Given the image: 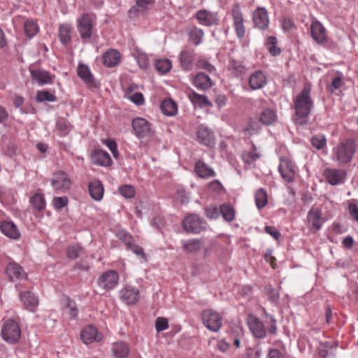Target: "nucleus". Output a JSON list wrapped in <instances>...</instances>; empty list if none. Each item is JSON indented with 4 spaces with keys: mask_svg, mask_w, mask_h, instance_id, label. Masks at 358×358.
Returning <instances> with one entry per match:
<instances>
[{
    "mask_svg": "<svg viewBox=\"0 0 358 358\" xmlns=\"http://www.w3.org/2000/svg\"><path fill=\"white\" fill-rule=\"evenodd\" d=\"M259 157L260 154L257 151V148L254 145H252V147L250 150L244 151L242 153L243 160L248 164L255 162L259 158Z\"/></svg>",
    "mask_w": 358,
    "mask_h": 358,
    "instance_id": "obj_42",
    "label": "nucleus"
},
{
    "mask_svg": "<svg viewBox=\"0 0 358 358\" xmlns=\"http://www.w3.org/2000/svg\"><path fill=\"white\" fill-rule=\"evenodd\" d=\"M88 190L91 197L96 201H101L103 196L104 189L101 181L94 180L88 185Z\"/></svg>",
    "mask_w": 358,
    "mask_h": 358,
    "instance_id": "obj_30",
    "label": "nucleus"
},
{
    "mask_svg": "<svg viewBox=\"0 0 358 358\" xmlns=\"http://www.w3.org/2000/svg\"><path fill=\"white\" fill-rule=\"evenodd\" d=\"M199 69H202L207 71L209 73H213L215 71V67L205 59H199L197 63Z\"/></svg>",
    "mask_w": 358,
    "mask_h": 358,
    "instance_id": "obj_59",
    "label": "nucleus"
},
{
    "mask_svg": "<svg viewBox=\"0 0 358 358\" xmlns=\"http://www.w3.org/2000/svg\"><path fill=\"white\" fill-rule=\"evenodd\" d=\"M203 325L213 332H217L222 327V319L220 315L212 309H207L202 313Z\"/></svg>",
    "mask_w": 358,
    "mask_h": 358,
    "instance_id": "obj_5",
    "label": "nucleus"
},
{
    "mask_svg": "<svg viewBox=\"0 0 358 358\" xmlns=\"http://www.w3.org/2000/svg\"><path fill=\"white\" fill-rule=\"evenodd\" d=\"M311 145L317 150H322L327 145L326 137L322 134L313 136L310 139Z\"/></svg>",
    "mask_w": 358,
    "mask_h": 358,
    "instance_id": "obj_48",
    "label": "nucleus"
},
{
    "mask_svg": "<svg viewBox=\"0 0 358 358\" xmlns=\"http://www.w3.org/2000/svg\"><path fill=\"white\" fill-rule=\"evenodd\" d=\"M126 96L129 100L137 106H141L144 103V98L141 93L136 92L131 95L127 94Z\"/></svg>",
    "mask_w": 358,
    "mask_h": 358,
    "instance_id": "obj_57",
    "label": "nucleus"
},
{
    "mask_svg": "<svg viewBox=\"0 0 358 358\" xmlns=\"http://www.w3.org/2000/svg\"><path fill=\"white\" fill-rule=\"evenodd\" d=\"M348 212L350 216L358 222V206L356 203L350 202L348 205Z\"/></svg>",
    "mask_w": 358,
    "mask_h": 358,
    "instance_id": "obj_61",
    "label": "nucleus"
},
{
    "mask_svg": "<svg viewBox=\"0 0 358 358\" xmlns=\"http://www.w3.org/2000/svg\"><path fill=\"white\" fill-rule=\"evenodd\" d=\"M194 17L200 25L208 27L216 26L220 22L218 13L207 9L199 10L194 14Z\"/></svg>",
    "mask_w": 358,
    "mask_h": 358,
    "instance_id": "obj_9",
    "label": "nucleus"
},
{
    "mask_svg": "<svg viewBox=\"0 0 358 358\" xmlns=\"http://www.w3.org/2000/svg\"><path fill=\"white\" fill-rule=\"evenodd\" d=\"M268 203L267 194L261 188L255 193V203L258 209L264 208Z\"/></svg>",
    "mask_w": 358,
    "mask_h": 358,
    "instance_id": "obj_44",
    "label": "nucleus"
},
{
    "mask_svg": "<svg viewBox=\"0 0 358 358\" xmlns=\"http://www.w3.org/2000/svg\"><path fill=\"white\" fill-rule=\"evenodd\" d=\"M203 35L201 28L194 27L189 32V38L195 45H198L202 42Z\"/></svg>",
    "mask_w": 358,
    "mask_h": 358,
    "instance_id": "obj_43",
    "label": "nucleus"
},
{
    "mask_svg": "<svg viewBox=\"0 0 358 358\" xmlns=\"http://www.w3.org/2000/svg\"><path fill=\"white\" fill-rule=\"evenodd\" d=\"M265 292L268 299L272 301H276L279 298L278 292L270 286L265 287Z\"/></svg>",
    "mask_w": 358,
    "mask_h": 358,
    "instance_id": "obj_60",
    "label": "nucleus"
},
{
    "mask_svg": "<svg viewBox=\"0 0 358 358\" xmlns=\"http://www.w3.org/2000/svg\"><path fill=\"white\" fill-rule=\"evenodd\" d=\"M342 85V80L340 77H336L333 79L331 83L328 86L327 90L330 92H334L336 90L339 89Z\"/></svg>",
    "mask_w": 358,
    "mask_h": 358,
    "instance_id": "obj_62",
    "label": "nucleus"
},
{
    "mask_svg": "<svg viewBox=\"0 0 358 358\" xmlns=\"http://www.w3.org/2000/svg\"><path fill=\"white\" fill-rule=\"evenodd\" d=\"M65 311L69 315L70 319L76 317L78 313L74 301L69 299L67 300L66 303Z\"/></svg>",
    "mask_w": 358,
    "mask_h": 358,
    "instance_id": "obj_53",
    "label": "nucleus"
},
{
    "mask_svg": "<svg viewBox=\"0 0 358 358\" xmlns=\"http://www.w3.org/2000/svg\"><path fill=\"white\" fill-rule=\"evenodd\" d=\"M197 139L199 142L206 146L214 144L213 132L206 126L200 125L197 131Z\"/></svg>",
    "mask_w": 358,
    "mask_h": 358,
    "instance_id": "obj_25",
    "label": "nucleus"
},
{
    "mask_svg": "<svg viewBox=\"0 0 358 358\" xmlns=\"http://www.w3.org/2000/svg\"><path fill=\"white\" fill-rule=\"evenodd\" d=\"M36 100L38 102H54L56 101V96L47 91H38L36 96Z\"/></svg>",
    "mask_w": 358,
    "mask_h": 358,
    "instance_id": "obj_49",
    "label": "nucleus"
},
{
    "mask_svg": "<svg viewBox=\"0 0 358 358\" xmlns=\"http://www.w3.org/2000/svg\"><path fill=\"white\" fill-rule=\"evenodd\" d=\"M120 54L115 49H110L103 55V64L108 67H113L119 64Z\"/></svg>",
    "mask_w": 358,
    "mask_h": 358,
    "instance_id": "obj_32",
    "label": "nucleus"
},
{
    "mask_svg": "<svg viewBox=\"0 0 358 358\" xmlns=\"http://www.w3.org/2000/svg\"><path fill=\"white\" fill-rule=\"evenodd\" d=\"M20 301L25 309L34 312L38 306V297L31 292H21L19 294Z\"/></svg>",
    "mask_w": 358,
    "mask_h": 358,
    "instance_id": "obj_18",
    "label": "nucleus"
},
{
    "mask_svg": "<svg viewBox=\"0 0 358 358\" xmlns=\"http://www.w3.org/2000/svg\"><path fill=\"white\" fill-rule=\"evenodd\" d=\"M153 0H136V5L129 10V14L136 15L138 13H143L149 9L153 4Z\"/></svg>",
    "mask_w": 358,
    "mask_h": 358,
    "instance_id": "obj_36",
    "label": "nucleus"
},
{
    "mask_svg": "<svg viewBox=\"0 0 358 358\" xmlns=\"http://www.w3.org/2000/svg\"><path fill=\"white\" fill-rule=\"evenodd\" d=\"M265 231L269 235H271L276 241H278L281 236L280 231L278 229H276L274 227H266Z\"/></svg>",
    "mask_w": 358,
    "mask_h": 358,
    "instance_id": "obj_64",
    "label": "nucleus"
},
{
    "mask_svg": "<svg viewBox=\"0 0 358 358\" xmlns=\"http://www.w3.org/2000/svg\"><path fill=\"white\" fill-rule=\"evenodd\" d=\"M69 199L66 196H57L55 197L52 200L54 208L57 210H60L67 206Z\"/></svg>",
    "mask_w": 358,
    "mask_h": 358,
    "instance_id": "obj_55",
    "label": "nucleus"
},
{
    "mask_svg": "<svg viewBox=\"0 0 358 358\" xmlns=\"http://www.w3.org/2000/svg\"><path fill=\"white\" fill-rule=\"evenodd\" d=\"M30 203L34 209L38 211H42L45 208L46 201L43 194L36 193L30 198Z\"/></svg>",
    "mask_w": 358,
    "mask_h": 358,
    "instance_id": "obj_38",
    "label": "nucleus"
},
{
    "mask_svg": "<svg viewBox=\"0 0 358 358\" xmlns=\"http://www.w3.org/2000/svg\"><path fill=\"white\" fill-rule=\"evenodd\" d=\"M30 73L32 80L41 86L51 84L52 82V76L45 70L31 69Z\"/></svg>",
    "mask_w": 358,
    "mask_h": 358,
    "instance_id": "obj_24",
    "label": "nucleus"
},
{
    "mask_svg": "<svg viewBox=\"0 0 358 358\" xmlns=\"http://www.w3.org/2000/svg\"><path fill=\"white\" fill-rule=\"evenodd\" d=\"M311 87L306 84L302 91L294 99L295 110V123L302 125L307 122L308 117L313 107V101L310 98Z\"/></svg>",
    "mask_w": 358,
    "mask_h": 358,
    "instance_id": "obj_1",
    "label": "nucleus"
},
{
    "mask_svg": "<svg viewBox=\"0 0 358 358\" xmlns=\"http://www.w3.org/2000/svg\"><path fill=\"white\" fill-rule=\"evenodd\" d=\"M266 74L262 71H255L249 78V85L252 90L262 89L266 84Z\"/></svg>",
    "mask_w": 358,
    "mask_h": 358,
    "instance_id": "obj_22",
    "label": "nucleus"
},
{
    "mask_svg": "<svg viewBox=\"0 0 358 358\" xmlns=\"http://www.w3.org/2000/svg\"><path fill=\"white\" fill-rule=\"evenodd\" d=\"M220 210L215 207H210L206 209V215L212 220L217 219L219 217Z\"/></svg>",
    "mask_w": 358,
    "mask_h": 358,
    "instance_id": "obj_63",
    "label": "nucleus"
},
{
    "mask_svg": "<svg viewBox=\"0 0 358 358\" xmlns=\"http://www.w3.org/2000/svg\"><path fill=\"white\" fill-rule=\"evenodd\" d=\"M194 85L199 90H207L213 85L210 78L204 73H197L193 79Z\"/></svg>",
    "mask_w": 358,
    "mask_h": 358,
    "instance_id": "obj_27",
    "label": "nucleus"
},
{
    "mask_svg": "<svg viewBox=\"0 0 358 358\" xmlns=\"http://www.w3.org/2000/svg\"><path fill=\"white\" fill-rule=\"evenodd\" d=\"M169 321L165 317H157L155 321V329L157 332L166 330L169 328Z\"/></svg>",
    "mask_w": 358,
    "mask_h": 358,
    "instance_id": "obj_56",
    "label": "nucleus"
},
{
    "mask_svg": "<svg viewBox=\"0 0 358 358\" xmlns=\"http://www.w3.org/2000/svg\"><path fill=\"white\" fill-rule=\"evenodd\" d=\"M262 355V350L259 344L247 349L246 355L248 358H260Z\"/></svg>",
    "mask_w": 358,
    "mask_h": 358,
    "instance_id": "obj_54",
    "label": "nucleus"
},
{
    "mask_svg": "<svg viewBox=\"0 0 358 358\" xmlns=\"http://www.w3.org/2000/svg\"><path fill=\"white\" fill-rule=\"evenodd\" d=\"M80 338L84 344L89 345L94 342H100L103 335L96 327L88 325L81 331Z\"/></svg>",
    "mask_w": 358,
    "mask_h": 358,
    "instance_id": "obj_14",
    "label": "nucleus"
},
{
    "mask_svg": "<svg viewBox=\"0 0 358 358\" xmlns=\"http://www.w3.org/2000/svg\"><path fill=\"white\" fill-rule=\"evenodd\" d=\"M1 336L7 343H17L21 337V330L18 323L13 320L5 322L1 329Z\"/></svg>",
    "mask_w": 358,
    "mask_h": 358,
    "instance_id": "obj_3",
    "label": "nucleus"
},
{
    "mask_svg": "<svg viewBox=\"0 0 358 358\" xmlns=\"http://www.w3.org/2000/svg\"><path fill=\"white\" fill-rule=\"evenodd\" d=\"M188 97L190 101L196 107L203 108L205 106H211L212 103L206 95H202L196 93V92H192L189 94Z\"/></svg>",
    "mask_w": 358,
    "mask_h": 358,
    "instance_id": "obj_33",
    "label": "nucleus"
},
{
    "mask_svg": "<svg viewBox=\"0 0 358 358\" xmlns=\"http://www.w3.org/2000/svg\"><path fill=\"white\" fill-rule=\"evenodd\" d=\"M117 236L122 241L128 248L134 243L133 237L125 230L120 229L117 231Z\"/></svg>",
    "mask_w": 358,
    "mask_h": 358,
    "instance_id": "obj_52",
    "label": "nucleus"
},
{
    "mask_svg": "<svg viewBox=\"0 0 358 358\" xmlns=\"http://www.w3.org/2000/svg\"><path fill=\"white\" fill-rule=\"evenodd\" d=\"M120 194L126 199H131L135 195V189L129 185H124L119 188Z\"/></svg>",
    "mask_w": 358,
    "mask_h": 358,
    "instance_id": "obj_50",
    "label": "nucleus"
},
{
    "mask_svg": "<svg viewBox=\"0 0 358 358\" xmlns=\"http://www.w3.org/2000/svg\"><path fill=\"white\" fill-rule=\"evenodd\" d=\"M252 20L255 27L265 29L269 24L267 10L264 7H258L253 13Z\"/></svg>",
    "mask_w": 358,
    "mask_h": 358,
    "instance_id": "obj_17",
    "label": "nucleus"
},
{
    "mask_svg": "<svg viewBox=\"0 0 358 358\" xmlns=\"http://www.w3.org/2000/svg\"><path fill=\"white\" fill-rule=\"evenodd\" d=\"M94 25V19L89 14L85 13L77 20V29L82 40L91 38Z\"/></svg>",
    "mask_w": 358,
    "mask_h": 358,
    "instance_id": "obj_4",
    "label": "nucleus"
},
{
    "mask_svg": "<svg viewBox=\"0 0 358 358\" xmlns=\"http://www.w3.org/2000/svg\"><path fill=\"white\" fill-rule=\"evenodd\" d=\"M81 250H82V248L78 245H74L70 246L68 248V251H67L68 257H69L71 259H76L77 257H78V256L81 252Z\"/></svg>",
    "mask_w": 358,
    "mask_h": 358,
    "instance_id": "obj_58",
    "label": "nucleus"
},
{
    "mask_svg": "<svg viewBox=\"0 0 358 358\" xmlns=\"http://www.w3.org/2000/svg\"><path fill=\"white\" fill-rule=\"evenodd\" d=\"M51 185L55 190L66 192L70 189L71 181L66 173L59 171L53 175Z\"/></svg>",
    "mask_w": 358,
    "mask_h": 358,
    "instance_id": "obj_13",
    "label": "nucleus"
},
{
    "mask_svg": "<svg viewBox=\"0 0 358 358\" xmlns=\"http://www.w3.org/2000/svg\"><path fill=\"white\" fill-rule=\"evenodd\" d=\"M161 110L166 116H174L178 111L176 103L171 99H166L161 103Z\"/></svg>",
    "mask_w": 358,
    "mask_h": 358,
    "instance_id": "obj_37",
    "label": "nucleus"
},
{
    "mask_svg": "<svg viewBox=\"0 0 358 358\" xmlns=\"http://www.w3.org/2000/svg\"><path fill=\"white\" fill-rule=\"evenodd\" d=\"M310 32L313 40L317 43L321 44L327 41L326 29L319 21L312 22Z\"/></svg>",
    "mask_w": 358,
    "mask_h": 358,
    "instance_id": "obj_20",
    "label": "nucleus"
},
{
    "mask_svg": "<svg viewBox=\"0 0 358 358\" xmlns=\"http://www.w3.org/2000/svg\"><path fill=\"white\" fill-rule=\"evenodd\" d=\"M93 162L101 166H108L112 164L110 155L103 150H96L92 154Z\"/></svg>",
    "mask_w": 358,
    "mask_h": 358,
    "instance_id": "obj_28",
    "label": "nucleus"
},
{
    "mask_svg": "<svg viewBox=\"0 0 358 358\" xmlns=\"http://www.w3.org/2000/svg\"><path fill=\"white\" fill-rule=\"evenodd\" d=\"M258 120L266 126L274 125L278 121L277 113L273 108H264L258 115Z\"/></svg>",
    "mask_w": 358,
    "mask_h": 358,
    "instance_id": "obj_21",
    "label": "nucleus"
},
{
    "mask_svg": "<svg viewBox=\"0 0 358 358\" xmlns=\"http://www.w3.org/2000/svg\"><path fill=\"white\" fill-rule=\"evenodd\" d=\"M59 37L63 44H67L71 38V27L67 24H60Z\"/></svg>",
    "mask_w": 358,
    "mask_h": 358,
    "instance_id": "obj_40",
    "label": "nucleus"
},
{
    "mask_svg": "<svg viewBox=\"0 0 358 358\" xmlns=\"http://www.w3.org/2000/svg\"><path fill=\"white\" fill-rule=\"evenodd\" d=\"M111 350L113 356L116 358H125L128 356L129 352L128 346L122 341L114 343Z\"/></svg>",
    "mask_w": 358,
    "mask_h": 358,
    "instance_id": "obj_35",
    "label": "nucleus"
},
{
    "mask_svg": "<svg viewBox=\"0 0 358 358\" xmlns=\"http://www.w3.org/2000/svg\"><path fill=\"white\" fill-rule=\"evenodd\" d=\"M228 68L236 76L242 75L245 72V67L242 63L235 59L230 60Z\"/></svg>",
    "mask_w": 358,
    "mask_h": 358,
    "instance_id": "obj_47",
    "label": "nucleus"
},
{
    "mask_svg": "<svg viewBox=\"0 0 358 358\" xmlns=\"http://www.w3.org/2000/svg\"><path fill=\"white\" fill-rule=\"evenodd\" d=\"M24 29L26 35L29 38H32L37 34L39 27L34 20L28 19L24 23Z\"/></svg>",
    "mask_w": 358,
    "mask_h": 358,
    "instance_id": "obj_41",
    "label": "nucleus"
},
{
    "mask_svg": "<svg viewBox=\"0 0 358 358\" xmlns=\"http://www.w3.org/2000/svg\"><path fill=\"white\" fill-rule=\"evenodd\" d=\"M57 129L59 135L63 136L71 130V124L66 120L60 119L57 122Z\"/></svg>",
    "mask_w": 358,
    "mask_h": 358,
    "instance_id": "obj_51",
    "label": "nucleus"
},
{
    "mask_svg": "<svg viewBox=\"0 0 358 358\" xmlns=\"http://www.w3.org/2000/svg\"><path fill=\"white\" fill-rule=\"evenodd\" d=\"M231 16L236 35L238 39L241 40L244 38L245 34V27L244 25V20L241 8L238 3L233 5Z\"/></svg>",
    "mask_w": 358,
    "mask_h": 358,
    "instance_id": "obj_8",
    "label": "nucleus"
},
{
    "mask_svg": "<svg viewBox=\"0 0 358 358\" xmlns=\"http://www.w3.org/2000/svg\"><path fill=\"white\" fill-rule=\"evenodd\" d=\"M182 226L189 233L199 234L206 229L207 224L198 215L192 214L183 220Z\"/></svg>",
    "mask_w": 358,
    "mask_h": 358,
    "instance_id": "obj_6",
    "label": "nucleus"
},
{
    "mask_svg": "<svg viewBox=\"0 0 358 358\" xmlns=\"http://www.w3.org/2000/svg\"><path fill=\"white\" fill-rule=\"evenodd\" d=\"M0 230L4 235L12 239H17L20 236L17 227L11 221L1 222Z\"/></svg>",
    "mask_w": 358,
    "mask_h": 358,
    "instance_id": "obj_26",
    "label": "nucleus"
},
{
    "mask_svg": "<svg viewBox=\"0 0 358 358\" xmlns=\"http://www.w3.org/2000/svg\"><path fill=\"white\" fill-rule=\"evenodd\" d=\"M356 146L354 141L346 139L341 142L333 149L334 159L341 164L349 163L355 152Z\"/></svg>",
    "mask_w": 358,
    "mask_h": 358,
    "instance_id": "obj_2",
    "label": "nucleus"
},
{
    "mask_svg": "<svg viewBox=\"0 0 358 358\" xmlns=\"http://www.w3.org/2000/svg\"><path fill=\"white\" fill-rule=\"evenodd\" d=\"M325 222L322 210L318 208L312 207L306 216V224L310 231L315 233L321 229Z\"/></svg>",
    "mask_w": 358,
    "mask_h": 358,
    "instance_id": "obj_7",
    "label": "nucleus"
},
{
    "mask_svg": "<svg viewBox=\"0 0 358 358\" xmlns=\"http://www.w3.org/2000/svg\"><path fill=\"white\" fill-rule=\"evenodd\" d=\"M6 272L8 277L11 280L26 278V273L22 268L15 263H10L8 264Z\"/></svg>",
    "mask_w": 358,
    "mask_h": 358,
    "instance_id": "obj_31",
    "label": "nucleus"
},
{
    "mask_svg": "<svg viewBox=\"0 0 358 358\" xmlns=\"http://www.w3.org/2000/svg\"><path fill=\"white\" fill-rule=\"evenodd\" d=\"M194 171L196 175L201 178L213 177L215 175L214 171L202 161L196 163Z\"/></svg>",
    "mask_w": 358,
    "mask_h": 358,
    "instance_id": "obj_34",
    "label": "nucleus"
},
{
    "mask_svg": "<svg viewBox=\"0 0 358 358\" xmlns=\"http://www.w3.org/2000/svg\"><path fill=\"white\" fill-rule=\"evenodd\" d=\"M181 245L186 252L196 253L202 249L203 246V241L199 238L182 240Z\"/></svg>",
    "mask_w": 358,
    "mask_h": 358,
    "instance_id": "obj_29",
    "label": "nucleus"
},
{
    "mask_svg": "<svg viewBox=\"0 0 358 358\" xmlns=\"http://www.w3.org/2000/svg\"><path fill=\"white\" fill-rule=\"evenodd\" d=\"M132 126L136 136L139 139L150 138L153 135L150 123L143 118L133 120Z\"/></svg>",
    "mask_w": 358,
    "mask_h": 358,
    "instance_id": "obj_11",
    "label": "nucleus"
},
{
    "mask_svg": "<svg viewBox=\"0 0 358 358\" xmlns=\"http://www.w3.org/2000/svg\"><path fill=\"white\" fill-rule=\"evenodd\" d=\"M219 210L226 221L231 222L234 219L235 210L231 206L222 204L220 206Z\"/></svg>",
    "mask_w": 358,
    "mask_h": 358,
    "instance_id": "obj_45",
    "label": "nucleus"
},
{
    "mask_svg": "<svg viewBox=\"0 0 358 358\" xmlns=\"http://www.w3.org/2000/svg\"><path fill=\"white\" fill-rule=\"evenodd\" d=\"M119 275L113 270L103 273L97 280V284L101 289L110 291L115 289L118 285Z\"/></svg>",
    "mask_w": 358,
    "mask_h": 358,
    "instance_id": "obj_10",
    "label": "nucleus"
},
{
    "mask_svg": "<svg viewBox=\"0 0 358 358\" xmlns=\"http://www.w3.org/2000/svg\"><path fill=\"white\" fill-rule=\"evenodd\" d=\"M195 57V52L193 50L185 48L180 55L179 60L180 66L184 71H190L192 68L193 61Z\"/></svg>",
    "mask_w": 358,
    "mask_h": 358,
    "instance_id": "obj_23",
    "label": "nucleus"
},
{
    "mask_svg": "<svg viewBox=\"0 0 358 358\" xmlns=\"http://www.w3.org/2000/svg\"><path fill=\"white\" fill-rule=\"evenodd\" d=\"M248 325L250 332L257 338H263L266 335V331L262 322L254 315L248 317Z\"/></svg>",
    "mask_w": 358,
    "mask_h": 358,
    "instance_id": "obj_15",
    "label": "nucleus"
},
{
    "mask_svg": "<svg viewBox=\"0 0 358 358\" xmlns=\"http://www.w3.org/2000/svg\"><path fill=\"white\" fill-rule=\"evenodd\" d=\"M346 171L343 169H327L324 175L327 181L331 185H338L344 182Z\"/></svg>",
    "mask_w": 358,
    "mask_h": 358,
    "instance_id": "obj_16",
    "label": "nucleus"
},
{
    "mask_svg": "<svg viewBox=\"0 0 358 358\" xmlns=\"http://www.w3.org/2000/svg\"><path fill=\"white\" fill-rule=\"evenodd\" d=\"M120 296L127 305H133L139 300V291L135 287L127 285L120 291Z\"/></svg>",
    "mask_w": 358,
    "mask_h": 358,
    "instance_id": "obj_19",
    "label": "nucleus"
},
{
    "mask_svg": "<svg viewBox=\"0 0 358 358\" xmlns=\"http://www.w3.org/2000/svg\"><path fill=\"white\" fill-rule=\"evenodd\" d=\"M78 75L86 84H93V76L87 66L80 64L78 67Z\"/></svg>",
    "mask_w": 358,
    "mask_h": 358,
    "instance_id": "obj_39",
    "label": "nucleus"
},
{
    "mask_svg": "<svg viewBox=\"0 0 358 358\" xmlns=\"http://www.w3.org/2000/svg\"><path fill=\"white\" fill-rule=\"evenodd\" d=\"M295 164L287 157H281L278 166V171L282 178L287 182L294 181L296 172Z\"/></svg>",
    "mask_w": 358,
    "mask_h": 358,
    "instance_id": "obj_12",
    "label": "nucleus"
},
{
    "mask_svg": "<svg viewBox=\"0 0 358 358\" xmlns=\"http://www.w3.org/2000/svg\"><path fill=\"white\" fill-rule=\"evenodd\" d=\"M156 69L162 74L168 73L171 69V63L168 59H161L155 62Z\"/></svg>",
    "mask_w": 358,
    "mask_h": 358,
    "instance_id": "obj_46",
    "label": "nucleus"
}]
</instances>
